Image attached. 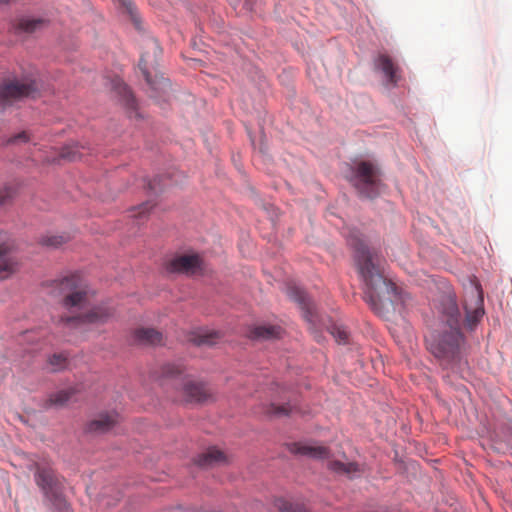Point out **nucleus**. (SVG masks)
Returning <instances> with one entry per match:
<instances>
[{"label": "nucleus", "instance_id": "nucleus-26", "mask_svg": "<svg viewBox=\"0 0 512 512\" xmlns=\"http://www.w3.org/2000/svg\"><path fill=\"white\" fill-rule=\"evenodd\" d=\"M275 506L281 512H306V510H304L302 507L294 506L292 503L285 499H277L275 501Z\"/></svg>", "mask_w": 512, "mask_h": 512}, {"label": "nucleus", "instance_id": "nucleus-8", "mask_svg": "<svg viewBox=\"0 0 512 512\" xmlns=\"http://www.w3.org/2000/svg\"><path fill=\"white\" fill-rule=\"evenodd\" d=\"M464 308L466 325L472 329L484 315L483 295L479 284L475 283L470 286L466 293Z\"/></svg>", "mask_w": 512, "mask_h": 512}, {"label": "nucleus", "instance_id": "nucleus-27", "mask_svg": "<svg viewBox=\"0 0 512 512\" xmlns=\"http://www.w3.org/2000/svg\"><path fill=\"white\" fill-rule=\"evenodd\" d=\"M66 357L62 354H54L49 358V365L52 371H58L65 367Z\"/></svg>", "mask_w": 512, "mask_h": 512}, {"label": "nucleus", "instance_id": "nucleus-10", "mask_svg": "<svg viewBox=\"0 0 512 512\" xmlns=\"http://www.w3.org/2000/svg\"><path fill=\"white\" fill-rule=\"evenodd\" d=\"M202 269V260L196 255H181L170 260L166 264V270L169 273H183L194 275Z\"/></svg>", "mask_w": 512, "mask_h": 512}, {"label": "nucleus", "instance_id": "nucleus-16", "mask_svg": "<svg viewBox=\"0 0 512 512\" xmlns=\"http://www.w3.org/2000/svg\"><path fill=\"white\" fill-rule=\"evenodd\" d=\"M376 67L380 69L388 81L396 85L399 81V76L397 75L398 68L394 65L392 59L387 55H379L376 60Z\"/></svg>", "mask_w": 512, "mask_h": 512}, {"label": "nucleus", "instance_id": "nucleus-13", "mask_svg": "<svg viewBox=\"0 0 512 512\" xmlns=\"http://www.w3.org/2000/svg\"><path fill=\"white\" fill-rule=\"evenodd\" d=\"M46 24V20L43 18L21 17L15 21L13 29L18 35H30L42 30Z\"/></svg>", "mask_w": 512, "mask_h": 512}, {"label": "nucleus", "instance_id": "nucleus-28", "mask_svg": "<svg viewBox=\"0 0 512 512\" xmlns=\"http://www.w3.org/2000/svg\"><path fill=\"white\" fill-rule=\"evenodd\" d=\"M331 334L339 343H345L348 339V332L346 329L339 325H334L331 328Z\"/></svg>", "mask_w": 512, "mask_h": 512}, {"label": "nucleus", "instance_id": "nucleus-1", "mask_svg": "<svg viewBox=\"0 0 512 512\" xmlns=\"http://www.w3.org/2000/svg\"><path fill=\"white\" fill-rule=\"evenodd\" d=\"M349 244L355 251L360 276L364 283V299L379 315H384L392 307L404 305L407 295L389 279L380 268L376 255L371 253L363 239L351 236Z\"/></svg>", "mask_w": 512, "mask_h": 512}, {"label": "nucleus", "instance_id": "nucleus-14", "mask_svg": "<svg viewBox=\"0 0 512 512\" xmlns=\"http://www.w3.org/2000/svg\"><path fill=\"white\" fill-rule=\"evenodd\" d=\"M134 340L142 345H160L163 335L154 328H138L134 332Z\"/></svg>", "mask_w": 512, "mask_h": 512}, {"label": "nucleus", "instance_id": "nucleus-9", "mask_svg": "<svg viewBox=\"0 0 512 512\" xmlns=\"http://www.w3.org/2000/svg\"><path fill=\"white\" fill-rule=\"evenodd\" d=\"M21 265V259L17 253V245L14 240L0 243V280L10 278Z\"/></svg>", "mask_w": 512, "mask_h": 512}, {"label": "nucleus", "instance_id": "nucleus-15", "mask_svg": "<svg viewBox=\"0 0 512 512\" xmlns=\"http://www.w3.org/2000/svg\"><path fill=\"white\" fill-rule=\"evenodd\" d=\"M226 462L225 454L215 447L207 449L196 459V464L200 467H212L214 465Z\"/></svg>", "mask_w": 512, "mask_h": 512}, {"label": "nucleus", "instance_id": "nucleus-36", "mask_svg": "<svg viewBox=\"0 0 512 512\" xmlns=\"http://www.w3.org/2000/svg\"><path fill=\"white\" fill-rule=\"evenodd\" d=\"M156 182H157V179H154L153 181L149 182V184H148L149 189L152 191H155V192L157 191Z\"/></svg>", "mask_w": 512, "mask_h": 512}, {"label": "nucleus", "instance_id": "nucleus-33", "mask_svg": "<svg viewBox=\"0 0 512 512\" xmlns=\"http://www.w3.org/2000/svg\"><path fill=\"white\" fill-rule=\"evenodd\" d=\"M28 140H29V136H28L27 132L23 131V132L16 134L13 137H11L8 140V143L14 144V143H18V142H27Z\"/></svg>", "mask_w": 512, "mask_h": 512}, {"label": "nucleus", "instance_id": "nucleus-17", "mask_svg": "<svg viewBox=\"0 0 512 512\" xmlns=\"http://www.w3.org/2000/svg\"><path fill=\"white\" fill-rule=\"evenodd\" d=\"M117 418V414H102L89 423L88 430L95 433H105L117 423Z\"/></svg>", "mask_w": 512, "mask_h": 512}, {"label": "nucleus", "instance_id": "nucleus-31", "mask_svg": "<svg viewBox=\"0 0 512 512\" xmlns=\"http://www.w3.org/2000/svg\"><path fill=\"white\" fill-rule=\"evenodd\" d=\"M296 411L297 408L295 406L291 405H282V406H275L272 405V412L276 415H289L293 413V411Z\"/></svg>", "mask_w": 512, "mask_h": 512}, {"label": "nucleus", "instance_id": "nucleus-21", "mask_svg": "<svg viewBox=\"0 0 512 512\" xmlns=\"http://www.w3.org/2000/svg\"><path fill=\"white\" fill-rule=\"evenodd\" d=\"M68 236L64 234H46L39 238V244L49 248H58L68 241Z\"/></svg>", "mask_w": 512, "mask_h": 512}, {"label": "nucleus", "instance_id": "nucleus-23", "mask_svg": "<svg viewBox=\"0 0 512 512\" xmlns=\"http://www.w3.org/2000/svg\"><path fill=\"white\" fill-rule=\"evenodd\" d=\"M121 12L130 18L136 29H141V17L137 12L134 2H122Z\"/></svg>", "mask_w": 512, "mask_h": 512}, {"label": "nucleus", "instance_id": "nucleus-18", "mask_svg": "<svg viewBox=\"0 0 512 512\" xmlns=\"http://www.w3.org/2000/svg\"><path fill=\"white\" fill-rule=\"evenodd\" d=\"M281 328L279 326H256L250 332V337L253 339H274L279 338L281 334Z\"/></svg>", "mask_w": 512, "mask_h": 512}, {"label": "nucleus", "instance_id": "nucleus-35", "mask_svg": "<svg viewBox=\"0 0 512 512\" xmlns=\"http://www.w3.org/2000/svg\"><path fill=\"white\" fill-rule=\"evenodd\" d=\"M148 46L152 50L155 58H157L161 54L160 46L156 40L150 39L148 41Z\"/></svg>", "mask_w": 512, "mask_h": 512}, {"label": "nucleus", "instance_id": "nucleus-24", "mask_svg": "<svg viewBox=\"0 0 512 512\" xmlns=\"http://www.w3.org/2000/svg\"><path fill=\"white\" fill-rule=\"evenodd\" d=\"M82 153L79 151L78 145H67L62 148L60 157L68 160V161H75L79 158H81Z\"/></svg>", "mask_w": 512, "mask_h": 512}, {"label": "nucleus", "instance_id": "nucleus-19", "mask_svg": "<svg viewBox=\"0 0 512 512\" xmlns=\"http://www.w3.org/2000/svg\"><path fill=\"white\" fill-rule=\"evenodd\" d=\"M219 332L216 331H208V330H199L192 334L190 341L195 345H213L220 339Z\"/></svg>", "mask_w": 512, "mask_h": 512}, {"label": "nucleus", "instance_id": "nucleus-30", "mask_svg": "<svg viewBox=\"0 0 512 512\" xmlns=\"http://www.w3.org/2000/svg\"><path fill=\"white\" fill-rule=\"evenodd\" d=\"M154 207L150 201L141 204L133 212V217L142 219Z\"/></svg>", "mask_w": 512, "mask_h": 512}, {"label": "nucleus", "instance_id": "nucleus-11", "mask_svg": "<svg viewBox=\"0 0 512 512\" xmlns=\"http://www.w3.org/2000/svg\"><path fill=\"white\" fill-rule=\"evenodd\" d=\"M438 309L445 317L444 325L447 327H456L460 325V312L453 293L448 292L441 296Z\"/></svg>", "mask_w": 512, "mask_h": 512}, {"label": "nucleus", "instance_id": "nucleus-22", "mask_svg": "<svg viewBox=\"0 0 512 512\" xmlns=\"http://www.w3.org/2000/svg\"><path fill=\"white\" fill-rule=\"evenodd\" d=\"M74 393V389L57 391L50 395L49 403L57 407H62L70 401Z\"/></svg>", "mask_w": 512, "mask_h": 512}, {"label": "nucleus", "instance_id": "nucleus-4", "mask_svg": "<svg viewBox=\"0 0 512 512\" xmlns=\"http://www.w3.org/2000/svg\"><path fill=\"white\" fill-rule=\"evenodd\" d=\"M34 480L49 505L58 511H68L69 505L64 496V478L50 464L37 463Z\"/></svg>", "mask_w": 512, "mask_h": 512}, {"label": "nucleus", "instance_id": "nucleus-7", "mask_svg": "<svg viewBox=\"0 0 512 512\" xmlns=\"http://www.w3.org/2000/svg\"><path fill=\"white\" fill-rule=\"evenodd\" d=\"M38 87L32 79L6 80L0 84V105H8L23 98H35Z\"/></svg>", "mask_w": 512, "mask_h": 512}, {"label": "nucleus", "instance_id": "nucleus-12", "mask_svg": "<svg viewBox=\"0 0 512 512\" xmlns=\"http://www.w3.org/2000/svg\"><path fill=\"white\" fill-rule=\"evenodd\" d=\"M183 395L187 402L202 403L210 398L211 392L205 384L185 379Z\"/></svg>", "mask_w": 512, "mask_h": 512}, {"label": "nucleus", "instance_id": "nucleus-2", "mask_svg": "<svg viewBox=\"0 0 512 512\" xmlns=\"http://www.w3.org/2000/svg\"><path fill=\"white\" fill-rule=\"evenodd\" d=\"M49 294L57 299L64 308L80 312L75 316L62 317L61 320L68 327L80 328L85 325L104 324L114 314V310L105 304L85 310L90 302L89 288L85 280L78 274H71L53 281Z\"/></svg>", "mask_w": 512, "mask_h": 512}, {"label": "nucleus", "instance_id": "nucleus-20", "mask_svg": "<svg viewBox=\"0 0 512 512\" xmlns=\"http://www.w3.org/2000/svg\"><path fill=\"white\" fill-rule=\"evenodd\" d=\"M287 295L292 300L299 303V305L302 307V309L306 310L307 314H312L311 303L309 302L305 292L301 288H299L295 285L288 286L287 287Z\"/></svg>", "mask_w": 512, "mask_h": 512}, {"label": "nucleus", "instance_id": "nucleus-25", "mask_svg": "<svg viewBox=\"0 0 512 512\" xmlns=\"http://www.w3.org/2000/svg\"><path fill=\"white\" fill-rule=\"evenodd\" d=\"M184 371V367L180 363H168L163 366L162 372L165 377H177Z\"/></svg>", "mask_w": 512, "mask_h": 512}, {"label": "nucleus", "instance_id": "nucleus-3", "mask_svg": "<svg viewBox=\"0 0 512 512\" xmlns=\"http://www.w3.org/2000/svg\"><path fill=\"white\" fill-rule=\"evenodd\" d=\"M463 342L460 325L456 327L444 325L436 334L426 338L429 351L444 367H452L459 362Z\"/></svg>", "mask_w": 512, "mask_h": 512}, {"label": "nucleus", "instance_id": "nucleus-34", "mask_svg": "<svg viewBox=\"0 0 512 512\" xmlns=\"http://www.w3.org/2000/svg\"><path fill=\"white\" fill-rule=\"evenodd\" d=\"M13 196V192L9 187L0 190V204H5Z\"/></svg>", "mask_w": 512, "mask_h": 512}, {"label": "nucleus", "instance_id": "nucleus-32", "mask_svg": "<svg viewBox=\"0 0 512 512\" xmlns=\"http://www.w3.org/2000/svg\"><path fill=\"white\" fill-rule=\"evenodd\" d=\"M148 64H149V54L148 53H143L141 58H140V61H139V67L142 70V72H143V74H144V76L146 78V81L148 83H150V74L147 71Z\"/></svg>", "mask_w": 512, "mask_h": 512}, {"label": "nucleus", "instance_id": "nucleus-29", "mask_svg": "<svg viewBox=\"0 0 512 512\" xmlns=\"http://www.w3.org/2000/svg\"><path fill=\"white\" fill-rule=\"evenodd\" d=\"M117 87L119 89V93L123 94V97L126 100V103L128 106L133 107L135 104V100L131 94V91L128 89V87L124 84L118 81Z\"/></svg>", "mask_w": 512, "mask_h": 512}, {"label": "nucleus", "instance_id": "nucleus-6", "mask_svg": "<svg viewBox=\"0 0 512 512\" xmlns=\"http://www.w3.org/2000/svg\"><path fill=\"white\" fill-rule=\"evenodd\" d=\"M350 181L361 197L372 199L380 194V172L371 162L357 163L352 168Z\"/></svg>", "mask_w": 512, "mask_h": 512}, {"label": "nucleus", "instance_id": "nucleus-5", "mask_svg": "<svg viewBox=\"0 0 512 512\" xmlns=\"http://www.w3.org/2000/svg\"><path fill=\"white\" fill-rule=\"evenodd\" d=\"M289 450L293 454L307 456L317 460H327L329 470L337 473L351 476L360 471L359 465L355 462H341L331 460L330 451L327 447L312 443H293Z\"/></svg>", "mask_w": 512, "mask_h": 512}]
</instances>
